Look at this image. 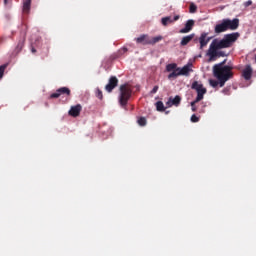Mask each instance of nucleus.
<instances>
[{"label":"nucleus","instance_id":"nucleus-1","mask_svg":"<svg viewBox=\"0 0 256 256\" xmlns=\"http://www.w3.org/2000/svg\"><path fill=\"white\" fill-rule=\"evenodd\" d=\"M239 37L240 34L238 32H234L224 35V38H222V40H212L210 48L208 49V55H210V59L218 57V49H229V47H232V45L237 41Z\"/></svg>","mask_w":256,"mask_h":256},{"label":"nucleus","instance_id":"nucleus-2","mask_svg":"<svg viewBox=\"0 0 256 256\" xmlns=\"http://www.w3.org/2000/svg\"><path fill=\"white\" fill-rule=\"evenodd\" d=\"M225 63L226 61L224 60L221 63L214 65L212 68L214 77L220 81V87H224L226 81H229V79H232L234 76L233 67L225 65Z\"/></svg>","mask_w":256,"mask_h":256},{"label":"nucleus","instance_id":"nucleus-3","mask_svg":"<svg viewBox=\"0 0 256 256\" xmlns=\"http://www.w3.org/2000/svg\"><path fill=\"white\" fill-rule=\"evenodd\" d=\"M132 97V89L128 84H123L120 86V96L119 103L122 107H126L129 99Z\"/></svg>","mask_w":256,"mask_h":256},{"label":"nucleus","instance_id":"nucleus-4","mask_svg":"<svg viewBox=\"0 0 256 256\" xmlns=\"http://www.w3.org/2000/svg\"><path fill=\"white\" fill-rule=\"evenodd\" d=\"M166 71L170 74H168V79H177V77H180L181 74L179 72V67L176 63H170L166 65Z\"/></svg>","mask_w":256,"mask_h":256},{"label":"nucleus","instance_id":"nucleus-5","mask_svg":"<svg viewBox=\"0 0 256 256\" xmlns=\"http://www.w3.org/2000/svg\"><path fill=\"white\" fill-rule=\"evenodd\" d=\"M26 35H27V27L22 26L20 39H19L18 45L16 46L17 53H20V51H22V49L24 47L25 40H26Z\"/></svg>","mask_w":256,"mask_h":256},{"label":"nucleus","instance_id":"nucleus-6","mask_svg":"<svg viewBox=\"0 0 256 256\" xmlns=\"http://www.w3.org/2000/svg\"><path fill=\"white\" fill-rule=\"evenodd\" d=\"M224 22L226 23V29L227 31H236L239 27V19L235 18L233 20L230 19H224Z\"/></svg>","mask_w":256,"mask_h":256},{"label":"nucleus","instance_id":"nucleus-7","mask_svg":"<svg viewBox=\"0 0 256 256\" xmlns=\"http://www.w3.org/2000/svg\"><path fill=\"white\" fill-rule=\"evenodd\" d=\"M61 95H71V90L67 87L59 88L55 93L51 94L50 99H58Z\"/></svg>","mask_w":256,"mask_h":256},{"label":"nucleus","instance_id":"nucleus-8","mask_svg":"<svg viewBox=\"0 0 256 256\" xmlns=\"http://www.w3.org/2000/svg\"><path fill=\"white\" fill-rule=\"evenodd\" d=\"M119 80L116 76H111L109 79L108 84L106 85L105 89L108 93H112L115 87L118 85Z\"/></svg>","mask_w":256,"mask_h":256},{"label":"nucleus","instance_id":"nucleus-9","mask_svg":"<svg viewBox=\"0 0 256 256\" xmlns=\"http://www.w3.org/2000/svg\"><path fill=\"white\" fill-rule=\"evenodd\" d=\"M198 41L200 42V49H204V47H207L209 41H211V38L208 37V33L204 32L200 34Z\"/></svg>","mask_w":256,"mask_h":256},{"label":"nucleus","instance_id":"nucleus-10","mask_svg":"<svg viewBox=\"0 0 256 256\" xmlns=\"http://www.w3.org/2000/svg\"><path fill=\"white\" fill-rule=\"evenodd\" d=\"M136 43L139 45H151V38L147 34H143L135 39Z\"/></svg>","mask_w":256,"mask_h":256},{"label":"nucleus","instance_id":"nucleus-11","mask_svg":"<svg viewBox=\"0 0 256 256\" xmlns=\"http://www.w3.org/2000/svg\"><path fill=\"white\" fill-rule=\"evenodd\" d=\"M253 75V68L250 64L246 65L244 70H242V77L246 79V81H250L251 77Z\"/></svg>","mask_w":256,"mask_h":256},{"label":"nucleus","instance_id":"nucleus-12","mask_svg":"<svg viewBox=\"0 0 256 256\" xmlns=\"http://www.w3.org/2000/svg\"><path fill=\"white\" fill-rule=\"evenodd\" d=\"M181 103V97L179 95H176L175 98L170 97L168 98V101L166 102V106L172 107L174 105L175 107H179Z\"/></svg>","mask_w":256,"mask_h":256},{"label":"nucleus","instance_id":"nucleus-13","mask_svg":"<svg viewBox=\"0 0 256 256\" xmlns=\"http://www.w3.org/2000/svg\"><path fill=\"white\" fill-rule=\"evenodd\" d=\"M81 111H82V106L80 104H77L71 107V110L69 111V115L73 118H77L80 116Z\"/></svg>","mask_w":256,"mask_h":256},{"label":"nucleus","instance_id":"nucleus-14","mask_svg":"<svg viewBox=\"0 0 256 256\" xmlns=\"http://www.w3.org/2000/svg\"><path fill=\"white\" fill-rule=\"evenodd\" d=\"M225 31H227V25L224 19L222 23L216 24V26L214 27V33H216V35H219L220 33H225Z\"/></svg>","mask_w":256,"mask_h":256},{"label":"nucleus","instance_id":"nucleus-15","mask_svg":"<svg viewBox=\"0 0 256 256\" xmlns=\"http://www.w3.org/2000/svg\"><path fill=\"white\" fill-rule=\"evenodd\" d=\"M194 25H195L194 20L186 21V25H184V28L180 29V33H182V34L190 33V31H192Z\"/></svg>","mask_w":256,"mask_h":256},{"label":"nucleus","instance_id":"nucleus-16","mask_svg":"<svg viewBox=\"0 0 256 256\" xmlns=\"http://www.w3.org/2000/svg\"><path fill=\"white\" fill-rule=\"evenodd\" d=\"M179 19H180L179 15L174 16V19H172L171 16L164 17L162 18V24L164 27H167L169 23H175V21H179Z\"/></svg>","mask_w":256,"mask_h":256},{"label":"nucleus","instance_id":"nucleus-17","mask_svg":"<svg viewBox=\"0 0 256 256\" xmlns=\"http://www.w3.org/2000/svg\"><path fill=\"white\" fill-rule=\"evenodd\" d=\"M178 71H179L180 75H184L186 77H189L190 71H193V70L190 68L189 65H185L182 68L178 67Z\"/></svg>","mask_w":256,"mask_h":256},{"label":"nucleus","instance_id":"nucleus-18","mask_svg":"<svg viewBox=\"0 0 256 256\" xmlns=\"http://www.w3.org/2000/svg\"><path fill=\"white\" fill-rule=\"evenodd\" d=\"M195 37V34H190L188 36H184L182 37V41H180V45H182V47H185L190 41H192Z\"/></svg>","mask_w":256,"mask_h":256},{"label":"nucleus","instance_id":"nucleus-19","mask_svg":"<svg viewBox=\"0 0 256 256\" xmlns=\"http://www.w3.org/2000/svg\"><path fill=\"white\" fill-rule=\"evenodd\" d=\"M196 103H199V101H202L204 99V95L207 93L206 88H202L201 90L196 91Z\"/></svg>","mask_w":256,"mask_h":256},{"label":"nucleus","instance_id":"nucleus-20","mask_svg":"<svg viewBox=\"0 0 256 256\" xmlns=\"http://www.w3.org/2000/svg\"><path fill=\"white\" fill-rule=\"evenodd\" d=\"M32 0H23V13H30Z\"/></svg>","mask_w":256,"mask_h":256},{"label":"nucleus","instance_id":"nucleus-21","mask_svg":"<svg viewBox=\"0 0 256 256\" xmlns=\"http://www.w3.org/2000/svg\"><path fill=\"white\" fill-rule=\"evenodd\" d=\"M192 89H195L196 91H201V89H204L202 84H199L197 81H194L192 83Z\"/></svg>","mask_w":256,"mask_h":256},{"label":"nucleus","instance_id":"nucleus-22","mask_svg":"<svg viewBox=\"0 0 256 256\" xmlns=\"http://www.w3.org/2000/svg\"><path fill=\"white\" fill-rule=\"evenodd\" d=\"M156 107L159 112H165V106L162 101H158Z\"/></svg>","mask_w":256,"mask_h":256},{"label":"nucleus","instance_id":"nucleus-23","mask_svg":"<svg viewBox=\"0 0 256 256\" xmlns=\"http://www.w3.org/2000/svg\"><path fill=\"white\" fill-rule=\"evenodd\" d=\"M162 39H163L162 36H156L154 38H151L150 45H156V43H159V41H162Z\"/></svg>","mask_w":256,"mask_h":256},{"label":"nucleus","instance_id":"nucleus-24","mask_svg":"<svg viewBox=\"0 0 256 256\" xmlns=\"http://www.w3.org/2000/svg\"><path fill=\"white\" fill-rule=\"evenodd\" d=\"M138 124L140 127H145L147 125V119L145 117H140L138 119Z\"/></svg>","mask_w":256,"mask_h":256},{"label":"nucleus","instance_id":"nucleus-25","mask_svg":"<svg viewBox=\"0 0 256 256\" xmlns=\"http://www.w3.org/2000/svg\"><path fill=\"white\" fill-rule=\"evenodd\" d=\"M209 83H210V87H214V88H216L218 85H220V81L219 80L217 81L214 79H210Z\"/></svg>","mask_w":256,"mask_h":256},{"label":"nucleus","instance_id":"nucleus-26","mask_svg":"<svg viewBox=\"0 0 256 256\" xmlns=\"http://www.w3.org/2000/svg\"><path fill=\"white\" fill-rule=\"evenodd\" d=\"M8 65L4 64L0 66V79H2L3 75H4V71L5 69H7Z\"/></svg>","mask_w":256,"mask_h":256},{"label":"nucleus","instance_id":"nucleus-27","mask_svg":"<svg viewBox=\"0 0 256 256\" xmlns=\"http://www.w3.org/2000/svg\"><path fill=\"white\" fill-rule=\"evenodd\" d=\"M197 6L194 3H190V13H196Z\"/></svg>","mask_w":256,"mask_h":256},{"label":"nucleus","instance_id":"nucleus-28","mask_svg":"<svg viewBox=\"0 0 256 256\" xmlns=\"http://www.w3.org/2000/svg\"><path fill=\"white\" fill-rule=\"evenodd\" d=\"M196 100L192 101V103H190L191 107H192V112H197V107L195 106L196 105Z\"/></svg>","mask_w":256,"mask_h":256},{"label":"nucleus","instance_id":"nucleus-29","mask_svg":"<svg viewBox=\"0 0 256 256\" xmlns=\"http://www.w3.org/2000/svg\"><path fill=\"white\" fill-rule=\"evenodd\" d=\"M190 121H192V123H198L199 122V117H196V115H192V117H190Z\"/></svg>","mask_w":256,"mask_h":256},{"label":"nucleus","instance_id":"nucleus-30","mask_svg":"<svg viewBox=\"0 0 256 256\" xmlns=\"http://www.w3.org/2000/svg\"><path fill=\"white\" fill-rule=\"evenodd\" d=\"M96 95L98 99H103V92L100 89L97 90Z\"/></svg>","mask_w":256,"mask_h":256},{"label":"nucleus","instance_id":"nucleus-31","mask_svg":"<svg viewBox=\"0 0 256 256\" xmlns=\"http://www.w3.org/2000/svg\"><path fill=\"white\" fill-rule=\"evenodd\" d=\"M252 4H253V1L252 0H248V1L244 2V7H249Z\"/></svg>","mask_w":256,"mask_h":256},{"label":"nucleus","instance_id":"nucleus-32","mask_svg":"<svg viewBox=\"0 0 256 256\" xmlns=\"http://www.w3.org/2000/svg\"><path fill=\"white\" fill-rule=\"evenodd\" d=\"M158 89H159V86H155V87L152 89L151 94H152V95H155V93H157Z\"/></svg>","mask_w":256,"mask_h":256},{"label":"nucleus","instance_id":"nucleus-33","mask_svg":"<svg viewBox=\"0 0 256 256\" xmlns=\"http://www.w3.org/2000/svg\"><path fill=\"white\" fill-rule=\"evenodd\" d=\"M32 53H37V50L32 46L31 48Z\"/></svg>","mask_w":256,"mask_h":256},{"label":"nucleus","instance_id":"nucleus-34","mask_svg":"<svg viewBox=\"0 0 256 256\" xmlns=\"http://www.w3.org/2000/svg\"><path fill=\"white\" fill-rule=\"evenodd\" d=\"M218 55H219L220 57H224L223 51L218 52Z\"/></svg>","mask_w":256,"mask_h":256},{"label":"nucleus","instance_id":"nucleus-35","mask_svg":"<svg viewBox=\"0 0 256 256\" xmlns=\"http://www.w3.org/2000/svg\"><path fill=\"white\" fill-rule=\"evenodd\" d=\"M4 3H5V5H7V3H8V0H4Z\"/></svg>","mask_w":256,"mask_h":256},{"label":"nucleus","instance_id":"nucleus-36","mask_svg":"<svg viewBox=\"0 0 256 256\" xmlns=\"http://www.w3.org/2000/svg\"><path fill=\"white\" fill-rule=\"evenodd\" d=\"M255 61H256V56H255Z\"/></svg>","mask_w":256,"mask_h":256}]
</instances>
